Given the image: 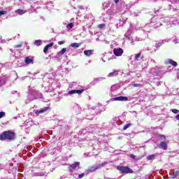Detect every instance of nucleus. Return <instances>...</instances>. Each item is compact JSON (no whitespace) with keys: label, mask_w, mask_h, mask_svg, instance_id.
Returning a JSON list of instances; mask_svg holds the SVG:
<instances>
[{"label":"nucleus","mask_w":179,"mask_h":179,"mask_svg":"<svg viewBox=\"0 0 179 179\" xmlns=\"http://www.w3.org/2000/svg\"><path fill=\"white\" fill-rule=\"evenodd\" d=\"M34 44L37 47H40V45H41V44H43V43L41 42V40H36L34 41Z\"/></svg>","instance_id":"obj_16"},{"label":"nucleus","mask_w":179,"mask_h":179,"mask_svg":"<svg viewBox=\"0 0 179 179\" xmlns=\"http://www.w3.org/2000/svg\"><path fill=\"white\" fill-rule=\"evenodd\" d=\"M118 73H117V71H113V72H112V73H110L109 74H108V77L109 78H111V77H113V76H115L116 75H117Z\"/></svg>","instance_id":"obj_19"},{"label":"nucleus","mask_w":179,"mask_h":179,"mask_svg":"<svg viewBox=\"0 0 179 179\" xmlns=\"http://www.w3.org/2000/svg\"><path fill=\"white\" fill-rule=\"evenodd\" d=\"M16 134L12 131H4L0 134V141H15Z\"/></svg>","instance_id":"obj_1"},{"label":"nucleus","mask_w":179,"mask_h":179,"mask_svg":"<svg viewBox=\"0 0 179 179\" xmlns=\"http://www.w3.org/2000/svg\"><path fill=\"white\" fill-rule=\"evenodd\" d=\"M83 92H85L84 89H81V90H71L68 92V94H82L83 93Z\"/></svg>","instance_id":"obj_6"},{"label":"nucleus","mask_w":179,"mask_h":179,"mask_svg":"<svg viewBox=\"0 0 179 179\" xmlns=\"http://www.w3.org/2000/svg\"><path fill=\"white\" fill-rule=\"evenodd\" d=\"M115 3H118V2H120V0H113Z\"/></svg>","instance_id":"obj_34"},{"label":"nucleus","mask_w":179,"mask_h":179,"mask_svg":"<svg viewBox=\"0 0 179 179\" xmlns=\"http://www.w3.org/2000/svg\"><path fill=\"white\" fill-rule=\"evenodd\" d=\"M48 110H50V107H44L41 108V110H38L35 112V114L38 115V114H43L44 113H47Z\"/></svg>","instance_id":"obj_8"},{"label":"nucleus","mask_w":179,"mask_h":179,"mask_svg":"<svg viewBox=\"0 0 179 179\" xmlns=\"http://www.w3.org/2000/svg\"><path fill=\"white\" fill-rule=\"evenodd\" d=\"M53 45H54V43L52 42L45 45V48H43V52L45 54H47V52H48V50H50V48H51V47H52Z\"/></svg>","instance_id":"obj_10"},{"label":"nucleus","mask_w":179,"mask_h":179,"mask_svg":"<svg viewBox=\"0 0 179 179\" xmlns=\"http://www.w3.org/2000/svg\"><path fill=\"white\" fill-rule=\"evenodd\" d=\"M23 45L20 44V45H14V48H22Z\"/></svg>","instance_id":"obj_27"},{"label":"nucleus","mask_w":179,"mask_h":179,"mask_svg":"<svg viewBox=\"0 0 179 179\" xmlns=\"http://www.w3.org/2000/svg\"><path fill=\"white\" fill-rule=\"evenodd\" d=\"M0 83H1V80H0Z\"/></svg>","instance_id":"obj_39"},{"label":"nucleus","mask_w":179,"mask_h":179,"mask_svg":"<svg viewBox=\"0 0 179 179\" xmlns=\"http://www.w3.org/2000/svg\"><path fill=\"white\" fill-rule=\"evenodd\" d=\"M66 52V48H64L62 50L59 51L60 55H64Z\"/></svg>","instance_id":"obj_22"},{"label":"nucleus","mask_w":179,"mask_h":179,"mask_svg":"<svg viewBox=\"0 0 179 179\" xmlns=\"http://www.w3.org/2000/svg\"><path fill=\"white\" fill-rule=\"evenodd\" d=\"M15 13H18L19 15H23L25 13V12L24 11V10L17 9L15 10Z\"/></svg>","instance_id":"obj_18"},{"label":"nucleus","mask_w":179,"mask_h":179,"mask_svg":"<svg viewBox=\"0 0 179 179\" xmlns=\"http://www.w3.org/2000/svg\"><path fill=\"white\" fill-rule=\"evenodd\" d=\"M176 120H179V114L176 116Z\"/></svg>","instance_id":"obj_36"},{"label":"nucleus","mask_w":179,"mask_h":179,"mask_svg":"<svg viewBox=\"0 0 179 179\" xmlns=\"http://www.w3.org/2000/svg\"><path fill=\"white\" fill-rule=\"evenodd\" d=\"M93 52L92 50H85L84 51V54L87 56V57H90V55H92Z\"/></svg>","instance_id":"obj_14"},{"label":"nucleus","mask_w":179,"mask_h":179,"mask_svg":"<svg viewBox=\"0 0 179 179\" xmlns=\"http://www.w3.org/2000/svg\"><path fill=\"white\" fill-rule=\"evenodd\" d=\"M78 9H83V6H78Z\"/></svg>","instance_id":"obj_35"},{"label":"nucleus","mask_w":179,"mask_h":179,"mask_svg":"<svg viewBox=\"0 0 179 179\" xmlns=\"http://www.w3.org/2000/svg\"><path fill=\"white\" fill-rule=\"evenodd\" d=\"M115 101H128V96H117L114 98Z\"/></svg>","instance_id":"obj_9"},{"label":"nucleus","mask_w":179,"mask_h":179,"mask_svg":"<svg viewBox=\"0 0 179 179\" xmlns=\"http://www.w3.org/2000/svg\"><path fill=\"white\" fill-rule=\"evenodd\" d=\"M130 157L134 159L136 158V156L133 155V154H131V155H130Z\"/></svg>","instance_id":"obj_32"},{"label":"nucleus","mask_w":179,"mask_h":179,"mask_svg":"<svg viewBox=\"0 0 179 179\" xmlns=\"http://www.w3.org/2000/svg\"><path fill=\"white\" fill-rule=\"evenodd\" d=\"M165 64L166 65H172V66H174V68H176V66H177V65H178L177 64V62H176L171 59H169L167 61H166Z\"/></svg>","instance_id":"obj_7"},{"label":"nucleus","mask_w":179,"mask_h":179,"mask_svg":"<svg viewBox=\"0 0 179 179\" xmlns=\"http://www.w3.org/2000/svg\"><path fill=\"white\" fill-rule=\"evenodd\" d=\"M159 85H160V82H157V86H159Z\"/></svg>","instance_id":"obj_37"},{"label":"nucleus","mask_w":179,"mask_h":179,"mask_svg":"<svg viewBox=\"0 0 179 179\" xmlns=\"http://www.w3.org/2000/svg\"><path fill=\"white\" fill-rule=\"evenodd\" d=\"M98 27L99 29H104V27H106V24H99Z\"/></svg>","instance_id":"obj_24"},{"label":"nucleus","mask_w":179,"mask_h":179,"mask_svg":"<svg viewBox=\"0 0 179 179\" xmlns=\"http://www.w3.org/2000/svg\"><path fill=\"white\" fill-rule=\"evenodd\" d=\"M102 167H104V164H99L97 165L88 167L86 171L87 173H94V171L96 170H100V169H102Z\"/></svg>","instance_id":"obj_3"},{"label":"nucleus","mask_w":179,"mask_h":179,"mask_svg":"<svg viewBox=\"0 0 179 179\" xmlns=\"http://www.w3.org/2000/svg\"><path fill=\"white\" fill-rule=\"evenodd\" d=\"M117 170L120 171L121 173L124 174H129L134 173V171H132V169H131V168H129V166H117Z\"/></svg>","instance_id":"obj_2"},{"label":"nucleus","mask_w":179,"mask_h":179,"mask_svg":"<svg viewBox=\"0 0 179 179\" xmlns=\"http://www.w3.org/2000/svg\"><path fill=\"white\" fill-rule=\"evenodd\" d=\"M113 54H115V55L116 57H121V55H122V54H124V50H122V48H115L113 50Z\"/></svg>","instance_id":"obj_4"},{"label":"nucleus","mask_w":179,"mask_h":179,"mask_svg":"<svg viewBox=\"0 0 179 179\" xmlns=\"http://www.w3.org/2000/svg\"><path fill=\"white\" fill-rule=\"evenodd\" d=\"M6 113L3 111L0 112V118H3V117H5Z\"/></svg>","instance_id":"obj_26"},{"label":"nucleus","mask_w":179,"mask_h":179,"mask_svg":"<svg viewBox=\"0 0 179 179\" xmlns=\"http://www.w3.org/2000/svg\"><path fill=\"white\" fill-rule=\"evenodd\" d=\"M160 149H163V150H167V143L162 141L159 144Z\"/></svg>","instance_id":"obj_11"},{"label":"nucleus","mask_w":179,"mask_h":179,"mask_svg":"<svg viewBox=\"0 0 179 179\" xmlns=\"http://www.w3.org/2000/svg\"><path fill=\"white\" fill-rule=\"evenodd\" d=\"M82 45V43H73L71 44V47L73 48H79Z\"/></svg>","instance_id":"obj_13"},{"label":"nucleus","mask_w":179,"mask_h":179,"mask_svg":"<svg viewBox=\"0 0 179 179\" xmlns=\"http://www.w3.org/2000/svg\"><path fill=\"white\" fill-rule=\"evenodd\" d=\"M142 54L140 52L137 55H135V59H136L138 61V59H139V58H141Z\"/></svg>","instance_id":"obj_23"},{"label":"nucleus","mask_w":179,"mask_h":179,"mask_svg":"<svg viewBox=\"0 0 179 179\" xmlns=\"http://www.w3.org/2000/svg\"><path fill=\"white\" fill-rule=\"evenodd\" d=\"M24 62L27 65H30V64H33L34 61L33 60V59H30V57H26L24 59Z\"/></svg>","instance_id":"obj_12"},{"label":"nucleus","mask_w":179,"mask_h":179,"mask_svg":"<svg viewBox=\"0 0 179 179\" xmlns=\"http://www.w3.org/2000/svg\"><path fill=\"white\" fill-rule=\"evenodd\" d=\"M172 113H173V114H178L179 110L178 109H172L171 110Z\"/></svg>","instance_id":"obj_25"},{"label":"nucleus","mask_w":179,"mask_h":179,"mask_svg":"<svg viewBox=\"0 0 179 179\" xmlns=\"http://www.w3.org/2000/svg\"><path fill=\"white\" fill-rule=\"evenodd\" d=\"M80 164V162H75L73 164H71L69 167V170L70 171H75V170H76L77 167H79Z\"/></svg>","instance_id":"obj_5"},{"label":"nucleus","mask_w":179,"mask_h":179,"mask_svg":"<svg viewBox=\"0 0 179 179\" xmlns=\"http://www.w3.org/2000/svg\"><path fill=\"white\" fill-rule=\"evenodd\" d=\"M59 45H62V44H65V41H61L58 42Z\"/></svg>","instance_id":"obj_31"},{"label":"nucleus","mask_w":179,"mask_h":179,"mask_svg":"<svg viewBox=\"0 0 179 179\" xmlns=\"http://www.w3.org/2000/svg\"><path fill=\"white\" fill-rule=\"evenodd\" d=\"M142 86V84H134L133 85V87H141Z\"/></svg>","instance_id":"obj_28"},{"label":"nucleus","mask_w":179,"mask_h":179,"mask_svg":"<svg viewBox=\"0 0 179 179\" xmlns=\"http://www.w3.org/2000/svg\"><path fill=\"white\" fill-rule=\"evenodd\" d=\"M1 40H2V36H0V41H1Z\"/></svg>","instance_id":"obj_38"},{"label":"nucleus","mask_w":179,"mask_h":179,"mask_svg":"<svg viewBox=\"0 0 179 179\" xmlns=\"http://www.w3.org/2000/svg\"><path fill=\"white\" fill-rule=\"evenodd\" d=\"M147 160H155V155H148L147 157Z\"/></svg>","instance_id":"obj_20"},{"label":"nucleus","mask_w":179,"mask_h":179,"mask_svg":"<svg viewBox=\"0 0 179 179\" xmlns=\"http://www.w3.org/2000/svg\"><path fill=\"white\" fill-rule=\"evenodd\" d=\"M73 26H74L73 22H71V23H69V24H67L66 27H67V29H69L70 30L71 29H72L73 27Z\"/></svg>","instance_id":"obj_21"},{"label":"nucleus","mask_w":179,"mask_h":179,"mask_svg":"<svg viewBox=\"0 0 179 179\" xmlns=\"http://www.w3.org/2000/svg\"><path fill=\"white\" fill-rule=\"evenodd\" d=\"M131 126H132V124H131V123L126 124L123 127V131H127V129H128V128H129V127H131Z\"/></svg>","instance_id":"obj_17"},{"label":"nucleus","mask_w":179,"mask_h":179,"mask_svg":"<svg viewBox=\"0 0 179 179\" xmlns=\"http://www.w3.org/2000/svg\"><path fill=\"white\" fill-rule=\"evenodd\" d=\"M83 177H85V173H84L78 175V178H83Z\"/></svg>","instance_id":"obj_30"},{"label":"nucleus","mask_w":179,"mask_h":179,"mask_svg":"<svg viewBox=\"0 0 179 179\" xmlns=\"http://www.w3.org/2000/svg\"><path fill=\"white\" fill-rule=\"evenodd\" d=\"M159 138H161V139H166V136L164 135H160Z\"/></svg>","instance_id":"obj_33"},{"label":"nucleus","mask_w":179,"mask_h":179,"mask_svg":"<svg viewBox=\"0 0 179 179\" xmlns=\"http://www.w3.org/2000/svg\"><path fill=\"white\" fill-rule=\"evenodd\" d=\"M179 176V170L173 172V175L171 176V178H177Z\"/></svg>","instance_id":"obj_15"},{"label":"nucleus","mask_w":179,"mask_h":179,"mask_svg":"<svg viewBox=\"0 0 179 179\" xmlns=\"http://www.w3.org/2000/svg\"><path fill=\"white\" fill-rule=\"evenodd\" d=\"M2 15H6V11H5V10H1V11H0V16H2Z\"/></svg>","instance_id":"obj_29"}]
</instances>
